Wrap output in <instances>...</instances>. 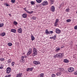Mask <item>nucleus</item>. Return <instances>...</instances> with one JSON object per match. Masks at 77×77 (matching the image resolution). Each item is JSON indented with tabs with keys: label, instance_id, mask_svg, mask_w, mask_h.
<instances>
[{
	"label": "nucleus",
	"instance_id": "obj_23",
	"mask_svg": "<svg viewBox=\"0 0 77 77\" xmlns=\"http://www.w3.org/2000/svg\"><path fill=\"white\" fill-rule=\"evenodd\" d=\"M63 68H60V69H59V71H60V72H62V71H63Z\"/></svg>",
	"mask_w": 77,
	"mask_h": 77
},
{
	"label": "nucleus",
	"instance_id": "obj_12",
	"mask_svg": "<svg viewBox=\"0 0 77 77\" xmlns=\"http://www.w3.org/2000/svg\"><path fill=\"white\" fill-rule=\"evenodd\" d=\"M22 29L21 28H20L18 29L17 32L19 33H22Z\"/></svg>",
	"mask_w": 77,
	"mask_h": 77
},
{
	"label": "nucleus",
	"instance_id": "obj_20",
	"mask_svg": "<svg viewBox=\"0 0 77 77\" xmlns=\"http://www.w3.org/2000/svg\"><path fill=\"white\" fill-rule=\"evenodd\" d=\"M36 1L37 3H41V2H42V0H36Z\"/></svg>",
	"mask_w": 77,
	"mask_h": 77
},
{
	"label": "nucleus",
	"instance_id": "obj_41",
	"mask_svg": "<svg viewBox=\"0 0 77 77\" xmlns=\"http://www.w3.org/2000/svg\"><path fill=\"white\" fill-rule=\"evenodd\" d=\"M51 77H56V76L54 74H52L51 75Z\"/></svg>",
	"mask_w": 77,
	"mask_h": 77
},
{
	"label": "nucleus",
	"instance_id": "obj_33",
	"mask_svg": "<svg viewBox=\"0 0 77 77\" xmlns=\"http://www.w3.org/2000/svg\"><path fill=\"white\" fill-rule=\"evenodd\" d=\"M14 25H17L18 24V23L17 22H15V21H14Z\"/></svg>",
	"mask_w": 77,
	"mask_h": 77
},
{
	"label": "nucleus",
	"instance_id": "obj_5",
	"mask_svg": "<svg viewBox=\"0 0 77 77\" xmlns=\"http://www.w3.org/2000/svg\"><path fill=\"white\" fill-rule=\"evenodd\" d=\"M11 72V68L10 67H8L7 69V71L6 72V73L7 74H9V73H10Z\"/></svg>",
	"mask_w": 77,
	"mask_h": 77
},
{
	"label": "nucleus",
	"instance_id": "obj_56",
	"mask_svg": "<svg viewBox=\"0 0 77 77\" xmlns=\"http://www.w3.org/2000/svg\"><path fill=\"white\" fill-rule=\"evenodd\" d=\"M2 1H3V0H1Z\"/></svg>",
	"mask_w": 77,
	"mask_h": 77
},
{
	"label": "nucleus",
	"instance_id": "obj_28",
	"mask_svg": "<svg viewBox=\"0 0 77 77\" xmlns=\"http://www.w3.org/2000/svg\"><path fill=\"white\" fill-rule=\"evenodd\" d=\"M45 33L47 34H49V31H48V29L46 30Z\"/></svg>",
	"mask_w": 77,
	"mask_h": 77
},
{
	"label": "nucleus",
	"instance_id": "obj_49",
	"mask_svg": "<svg viewBox=\"0 0 77 77\" xmlns=\"http://www.w3.org/2000/svg\"><path fill=\"white\" fill-rule=\"evenodd\" d=\"M3 67H2V66L0 67V69H3Z\"/></svg>",
	"mask_w": 77,
	"mask_h": 77
},
{
	"label": "nucleus",
	"instance_id": "obj_22",
	"mask_svg": "<svg viewBox=\"0 0 77 77\" xmlns=\"http://www.w3.org/2000/svg\"><path fill=\"white\" fill-rule=\"evenodd\" d=\"M25 61V59H21L20 60V62H24Z\"/></svg>",
	"mask_w": 77,
	"mask_h": 77
},
{
	"label": "nucleus",
	"instance_id": "obj_24",
	"mask_svg": "<svg viewBox=\"0 0 77 77\" xmlns=\"http://www.w3.org/2000/svg\"><path fill=\"white\" fill-rule=\"evenodd\" d=\"M4 5L6 6H10V5L9 4H8V3H4Z\"/></svg>",
	"mask_w": 77,
	"mask_h": 77
},
{
	"label": "nucleus",
	"instance_id": "obj_4",
	"mask_svg": "<svg viewBox=\"0 0 77 77\" xmlns=\"http://www.w3.org/2000/svg\"><path fill=\"white\" fill-rule=\"evenodd\" d=\"M48 4V2L46 1H45L41 3V5L42 6H46Z\"/></svg>",
	"mask_w": 77,
	"mask_h": 77
},
{
	"label": "nucleus",
	"instance_id": "obj_17",
	"mask_svg": "<svg viewBox=\"0 0 77 77\" xmlns=\"http://www.w3.org/2000/svg\"><path fill=\"white\" fill-rule=\"evenodd\" d=\"M56 51L57 52V51H59L60 50V47L56 48Z\"/></svg>",
	"mask_w": 77,
	"mask_h": 77
},
{
	"label": "nucleus",
	"instance_id": "obj_15",
	"mask_svg": "<svg viewBox=\"0 0 77 77\" xmlns=\"http://www.w3.org/2000/svg\"><path fill=\"white\" fill-rule=\"evenodd\" d=\"M0 35L1 36H4L5 35H6V33L5 32H2L0 34Z\"/></svg>",
	"mask_w": 77,
	"mask_h": 77
},
{
	"label": "nucleus",
	"instance_id": "obj_6",
	"mask_svg": "<svg viewBox=\"0 0 77 77\" xmlns=\"http://www.w3.org/2000/svg\"><path fill=\"white\" fill-rule=\"evenodd\" d=\"M74 69L73 67H70L69 69V70H68V72H71L74 71Z\"/></svg>",
	"mask_w": 77,
	"mask_h": 77
},
{
	"label": "nucleus",
	"instance_id": "obj_1",
	"mask_svg": "<svg viewBox=\"0 0 77 77\" xmlns=\"http://www.w3.org/2000/svg\"><path fill=\"white\" fill-rule=\"evenodd\" d=\"M37 53V51L36 49L35 48H34L33 49V52L32 53V56L33 57L35 56H36V55H37L38 54Z\"/></svg>",
	"mask_w": 77,
	"mask_h": 77
},
{
	"label": "nucleus",
	"instance_id": "obj_10",
	"mask_svg": "<svg viewBox=\"0 0 77 77\" xmlns=\"http://www.w3.org/2000/svg\"><path fill=\"white\" fill-rule=\"evenodd\" d=\"M51 10L52 12H54L55 11V7L54 6H52L51 7Z\"/></svg>",
	"mask_w": 77,
	"mask_h": 77
},
{
	"label": "nucleus",
	"instance_id": "obj_53",
	"mask_svg": "<svg viewBox=\"0 0 77 77\" xmlns=\"http://www.w3.org/2000/svg\"><path fill=\"white\" fill-rule=\"evenodd\" d=\"M27 56H24V57H25V58H27Z\"/></svg>",
	"mask_w": 77,
	"mask_h": 77
},
{
	"label": "nucleus",
	"instance_id": "obj_38",
	"mask_svg": "<svg viewBox=\"0 0 77 77\" xmlns=\"http://www.w3.org/2000/svg\"><path fill=\"white\" fill-rule=\"evenodd\" d=\"M15 64V63L14 62H12L11 63V65L12 66H14V64Z\"/></svg>",
	"mask_w": 77,
	"mask_h": 77
},
{
	"label": "nucleus",
	"instance_id": "obj_54",
	"mask_svg": "<svg viewBox=\"0 0 77 77\" xmlns=\"http://www.w3.org/2000/svg\"><path fill=\"white\" fill-rule=\"evenodd\" d=\"M61 48H63V47H61Z\"/></svg>",
	"mask_w": 77,
	"mask_h": 77
},
{
	"label": "nucleus",
	"instance_id": "obj_21",
	"mask_svg": "<svg viewBox=\"0 0 77 77\" xmlns=\"http://www.w3.org/2000/svg\"><path fill=\"white\" fill-rule=\"evenodd\" d=\"M12 62V60L11 59H9L7 61L8 63H11V62Z\"/></svg>",
	"mask_w": 77,
	"mask_h": 77
},
{
	"label": "nucleus",
	"instance_id": "obj_52",
	"mask_svg": "<svg viewBox=\"0 0 77 77\" xmlns=\"http://www.w3.org/2000/svg\"><path fill=\"white\" fill-rule=\"evenodd\" d=\"M50 39H53V37H50Z\"/></svg>",
	"mask_w": 77,
	"mask_h": 77
},
{
	"label": "nucleus",
	"instance_id": "obj_48",
	"mask_svg": "<svg viewBox=\"0 0 77 77\" xmlns=\"http://www.w3.org/2000/svg\"><path fill=\"white\" fill-rule=\"evenodd\" d=\"M24 56H22L21 57V59H24Z\"/></svg>",
	"mask_w": 77,
	"mask_h": 77
},
{
	"label": "nucleus",
	"instance_id": "obj_50",
	"mask_svg": "<svg viewBox=\"0 0 77 77\" xmlns=\"http://www.w3.org/2000/svg\"><path fill=\"white\" fill-rule=\"evenodd\" d=\"M24 11H27V10L26 9V8H24Z\"/></svg>",
	"mask_w": 77,
	"mask_h": 77
},
{
	"label": "nucleus",
	"instance_id": "obj_32",
	"mask_svg": "<svg viewBox=\"0 0 77 77\" xmlns=\"http://www.w3.org/2000/svg\"><path fill=\"white\" fill-rule=\"evenodd\" d=\"M57 75H60L61 74V72H58L56 73Z\"/></svg>",
	"mask_w": 77,
	"mask_h": 77
},
{
	"label": "nucleus",
	"instance_id": "obj_51",
	"mask_svg": "<svg viewBox=\"0 0 77 77\" xmlns=\"http://www.w3.org/2000/svg\"><path fill=\"white\" fill-rule=\"evenodd\" d=\"M26 12H27V13H28V14H29V11H27V10L26 11Z\"/></svg>",
	"mask_w": 77,
	"mask_h": 77
},
{
	"label": "nucleus",
	"instance_id": "obj_7",
	"mask_svg": "<svg viewBox=\"0 0 77 77\" xmlns=\"http://www.w3.org/2000/svg\"><path fill=\"white\" fill-rule=\"evenodd\" d=\"M55 32L56 33L59 34V33H60L61 32V30L58 29H55Z\"/></svg>",
	"mask_w": 77,
	"mask_h": 77
},
{
	"label": "nucleus",
	"instance_id": "obj_30",
	"mask_svg": "<svg viewBox=\"0 0 77 77\" xmlns=\"http://www.w3.org/2000/svg\"><path fill=\"white\" fill-rule=\"evenodd\" d=\"M51 1V3L52 5V4H53L54 3V0H50Z\"/></svg>",
	"mask_w": 77,
	"mask_h": 77
},
{
	"label": "nucleus",
	"instance_id": "obj_2",
	"mask_svg": "<svg viewBox=\"0 0 77 77\" xmlns=\"http://www.w3.org/2000/svg\"><path fill=\"white\" fill-rule=\"evenodd\" d=\"M57 57L58 58H61L63 56V53H58L56 54Z\"/></svg>",
	"mask_w": 77,
	"mask_h": 77
},
{
	"label": "nucleus",
	"instance_id": "obj_39",
	"mask_svg": "<svg viewBox=\"0 0 77 77\" xmlns=\"http://www.w3.org/2000/svg\"><path fill=\"white\" fill-rule=\"evenodd\" d=\"M58 22H59V19H57L56 20L55 22L57 23Z\"/></svg>",
	"mask_w": 77,
	"mask_h": 77
},
{
	"label": "nucleus",
	"instance_id": "obj_35",
	"mask_svg": "<svg viewBox=\"0 0 77 77\" xmlns=\"http://www.w3.org/2000/svg\"><path fill=\"white\" fill-rule=\"evenodd\" d=\"M31 5H35V2H34L33 1H31Z\"/></svg>",
	"mask_w": 77,
	"mask_h": 77
},
{
	"label": "nucleus",
	"instance_id": "obj_27",
	"mask_svg": "<svg viewBox=\"0 0 77 77\" xmlns=\"http://www.w3.org/2000/svg\"><path fill=\"white\" fill-rule=\"evenodd\" d=\"M4 24L3 23H0V27H2L3 26Z\"/></svg>",
	"mask_w": 77,
	"mask_h": 77
},
{
	"label": "nucleus",
	"instance_id": "obj_29",
	"mask_svg": "<svg viewBox=\"0 0 77 77\" xmlns=\"http://www.w3.org/2000/svg\"><path fill=\"white\" fill-rule=\"evenodd\" d=\"M8 46L11 47V46H12V44L11 43H9L8 44Z\"/></svg>",
	"mask_w": 77,
	"mask_h": 77
},
{
	"label": "nucleus",
	"instance_id": "obj_55",
	"mask_svg": "<svg viewBox=\"0 0 77 77\" xmlns=\"http://www.w3.org/2000/svg\"><path fill=\"white\" fill-rule=\"evenodd\" d=\"M76 14H77V11L76 12Z\"/></svg>",
	"mask_w": 77,
	"mask_h": 77
},
{
	"label": "nucleus",
	"instance_id": "obj_31",
	"mask_svg": "<svg viewBox=\"0 0 77 77\" xmlns=\"http://www.w3.org/2000/svg\"><path fill=\"white\" fill-rule=\"evenodd\" d=\"M54 25L55 27H56V26L58 25V23L56 22H55L54 23Z\"/></svg>",
	"mask_w": 77,
	"mask_h": 77
},
{
	"label": "nucleus",
	"instance_id": "obj_37",
	"mask_svg": "<svg viewBox=\"0 0 77 77\" xmlns=\"http://www.w3.org/2000/svg\"><path fill=\"white\" fill-rule=\"evenodd\" d=\"M51 33H53V31H49V34H51Z\"/></svg>",
	"mask_w": 77,
	"mask_h": 77
},
{
	"label": "nucleus",
	"instance_id": "obj_34",
	"mask_svg": "<svg viewBox=\"0 0 77 77\" xmlns=\"http://www.w3.org/2000/svg\"><path fill=\"white\" fill-rule=\"evenodd\" d=\"M31 19L32 20H36V17H33L32 18H31Z\"/></svg>",
	"mask_w": 77,
	"mask_h": 77
},
{
	"label": "nucleus",
	"instance_id": "obj_14",
	"mask_svg": "<svg viewBox=\"0 0 77 77\" xmlns=\"http://www.w3.org/2000/svg\"><path fill=\"white\" fill-rule=\"evenodd\" d=\"M22 17L23 18H25L27 17V14H26V13H24L22 15Z\"/></svg>",
	"mask_w": 77,
	"mask_h": 77
},
{
	"label": "nucleus",
	"instance_id": "obj_25",
	"mask_svg": "<svg viewBox=\"0 0 77 77\" xmlns=\"http://www.w3.org/2000/svg\"><path fill=\"white\" fill-rule=\"evenodd\" d=\"M0 60L4 62V60H5V59L3 58H0Z\"/></svg>",
	"mask_w": 77,
	"mask_h": 77
},
{
	"label": "nucleus",
	"instance_id": "obj_9",
	"mask_svg": "<svg viewBox=\"0 0 77 77\" xmlns=\"http://www.w3.org/2000/svg\"><path fill=\"white\" fill-rule=\"evenodd\" d=\"M33 67L29 68H28L26 69V71L27 72L29 71H32V70H33Z\"/></svg>",
	"mask_w": 77,
	"mask_h": 77
},
{
	"label": "nucleus",
	"instance_id": "obj_18",
	"mask_svg": "<svg viewBox=\"0 0 77 77\" xmlns=\"http://www.w3.org/2000/svg\"><path fill=\"white\" fill-rule=\"evenodd\" d=\"M44 77V74L41 73L39 75L38 77Z\"/></svg>",
	"mask_w": 77,
	"mask_h": 77
},
{
	"label": "nucleus",
	"instance_id": "obj_19",
	"mask_svg": "<svg viewBox=\"0 0 77 77\" xmlns=\"http://www.w3.org/2000/svg\"><path fill=\"white\" fill-rule=\"evenodd\" d=\"M31 38L32 41H33V40H35V37H34V36L33 35L31 36Z\"/></svg>",
	"mask_w": 77,
	"mask_h": 77
},
{
	"label": "nucleus",
	"instance_id": "obj_26",
	"mask_svg": "<svg viewBox=\"0 0 77 77\" xmlns=\"http://www.w3.org/2000/svg\"><path fill=\"white\" fill-rule=\"evenodd\" d=\"M52 37L53 39L54 40H55V39H56V35H55L54 36Z\"/></svg>",
	"mask_w": 77,
	"mask_h": 77
},
{
	"label": "nucleus",
	"instance_id": "obj_44",
	"mask_svg": "<svg viewBox=\"0 0 77 77\" xmlns=\"http://www.w3.org/2000/svg\"><path fill=\"white\" fill-rule=\"evenodd\" d=\"M74 29L75 30H77V25L75 26V27H74Z\"/></svg>",
	"mask_w": 77,
	"mask_h": 77
},
{
	"label": "nucleus",
	"instance_id": "obj_42",
	"mask_svg": "<svg viewBox=\"0 0 77 77\" xmlns=\"http://www.w3.org/2000/svg\"><path fill=\"white\" fill-rule=\"evenodd\" d=\"M67 22H70L71 21V20L70 19H68L66 20Z\"/></svg>",
	"mask_w": 77,
	"mask_h": 77
},
{
	"label": "nucleus",
	"instance_id": "obj_16",
	"mask_svg": "<svg viewBox=\"0 0 77 77\" xmlns=\"http://www.w3.org/2000/svg\"><path fill=\"white\" fill-rule=\"evenodd\" d=\"M64 63H68L69 62V60L67 59H64Z\"/></svg>",
	"mask_w": 77,
	"mask_h": 77
},
{
	"label": "nucleus",
	"instance_id": "obj_43",
	"mask_svg": "<svg viewBox=\"0 0 77 77\" xmlns=\"http://www.w3.org/2000/svg\"><path fill=\"white\" fill-rule=\"evenodd\" d=\"M11 76V75H6L5 76V77H10Z\"/></svg>",
	"mask_w": 77,
	"mask_h": 77
},
{
	"label": "nucleus",
	"instance_id": "obj_11",
	"mask_svg": "<svg viewBox=\"0 0 77 77\" xmlns=\"http://www.w3.org/2000/svg\"><path fill=\"white\" fill-rule=\"evenodd\" d=\"M17 32V30L15 29H11V32H12L14 33H15Z\"/></svg>",
	"mask_w": 77,
	"mask_h": 77
},
{
	"label": "nucleus",
	"instance_id": "obj_45",
	"mask_svg": "<svg viewBox=\"0 0 77 77\" xmlns=\"http://www.w3.org/2000/svg\"><path fill=\"white\" fill-rule=\"evenodd\" d=\"M74 75H77V72H74Z\"/></svg>",
	"mask_w": 77,
	"mask_h": 77
},
{
	"label": "nucleus",
	"instance_id": "obj_13",
	"mask_svg": "<svg viewBox=\"0 0 77 77\" xmlns=\"http://www.w3.org/2000/svg\"><path fill=\"white\" fill-rule=\"evenodd\" d=\"M22 75H23V73H20L17 74V76L16 77H21V76H22Z\"/></svg>",
	"mask_w": 77,
	"mask_h": 77
},
{
	"label": "nucleus",
	"instance_id": "obj_46",
	"mask_svg": "<svg viewBox=\"0 0 77 77\" xmlns=\"http://www.w3.org/2000/svg\"><path fill=\"white\" fill-rule=\"evenodd\" d=\"M33 12V11H32L30 12L29 11V13L30 14H32Z\"/></svg>",
	"mask_w": 77,
	"mask_h": 77
},
{
	"label": "nucleus",
	"instance_id": "obj_36",
	"mask_svg": "<svg viewBox=\"0 0 77 77\" xmlns=\"http://www.w3.org/2000/svg\"><path fill=\"white\" fill-rule=\"evenodd\" d=\"M69 10H70L69 8H67L66 10V11L67 12H69Z\"/></svg>",
	"mask_w": 77,
	"mask_h": 77
},
{
	"label": "nucleus",
	"instance_id": "obj_40",
	"mask_svg": "<svg viewBox=\"0 0 77 77\" xmlns=\"http://www.w3.org/2000/svg\"><path fill=\"white\" fill-rule=\"evenodd\" d=\"M11 2L12 3H14L15 2V0H11Z\"/></svg>",
	"mask_w": 77,
	"mask_h": 77
},
{
	"label": "nucleus",
	"instance_id": "obj_47",
	"mask_svg": "<svg viewBox=\"0 0 77 77\" xmlns=\"http://www.w3.org/2000/svg\"><path fill=\"white\" fill-rule=\"evenodd\" d=\"M53 57L54 58H56L57 57V55H56H56H54L53 56Z\"/></svg>",
	"mask_w": 77,
	"mask_h": 77
},
{
	"label": "nucleus",
	"instance_id": "obj_8",
	"mask_svg": "<svg viewBox=\"0 0 77 77\" xmlns=\"http://www.w3.org/2000/svg\"><path fill=\"white\" fill-rule=\"evenodd\" d=\"M33 63L35 65H39L41 63L38 61H35L33 62Z\"/></svg>",
	"mask_w": 77,
	"mask_h": 77
},
{
	"label": "nucleus",
	"instance_id": "obj_3",
	"mask_svg": "<svg viewBox=\"0 0 77 77\" xmlns=\"http://www.w3.org/2000/svg\"><path fill=\"white\" fill-rule=\"evenodd\" d=\"M32 53V48H30L29 49L28 52L27 54V56L30 55Z\"/></svg>",
	"mask_w": 77,
	"mask_h": 77
}]
</instances>
